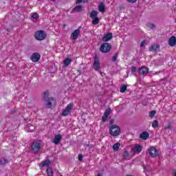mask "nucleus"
<instances>
[{"label":"nucleus","mask_w":176,"mask_h":176,"mask_svg":"<svg viewBox=\"0 0 176 176\" xmlns=\"http://www.w3.org/2000/svg\"><path fill=\"white\" fill-rule=\"evenodd\" d=\"M42 167H49L50 166V160H45L41 162Z\"/></svg>","instance_id":"nucleus-19"},{"label":"nucleus","mask_w":176,"mask_h":176,"mask_svg":"<svg viewBox=\"0 0 176 176\" xmlns=\"http://www.w3.org/2000/svg\"><path fill=\"white\" fill-rule=\"evenodd\" d=\"M148 152L151 157H157L159 156V151L155 146H150L148 148Z\"/></svg>","instance_id":"nucleus-5"},{"label":"nucleus","mask_w":176,"mask_h":176,"mask_svg":"<svg viewBox=\"0 0 176 176\" xmlns=\"http://www.w3.org/2000/svg\"><path fill=\"white\" fill-rule=\"evenodd\" d=\"M124 159H130V153L128 151H124L122 154Z\"/></svg>","instance_id":"nucleus-26"},{"label":"nucleus","mask_w":176,"mask_h":176,"mask_svg":"<svg viewBox=\"0 0 176 176\" xmlns=\"http://www.w3.org/2000/svg\"><path fill=\"white\" fill-rule=\"evenodd\" d=\"M71 63H72V59H71V58H66L63 60V67H64V68L68 67V65H69V64H71Z\"/></svg>","instance_id":"nucleus-16"},{"label":"nucleus","mask_w":176,"mask_h":176,"mask_svg":"<svg viewBox=\"0 0 176 176\" xmlns=\"http://www.w3.org/2000/svg\"><path fill=\"white\" fill-rule=\"evenodd\" d=\"M137 71V67H132L131 68V72L132 74H135V72Z\"/></svg>","instance_id":"nucleus-36"},{"label":"nucleus","mask_w":176,"mask_h":176,"mask_svg":"<svg viewBox=\"0 0 176 176\" xmlns=\"http://www.w3.org/2000/svg\"><path fill=\"white\" fill-rule=\"evenodd\" d=\"M127 90V86L126 85H122L121 87H120V93H125L126 91Z\"/></svg>","instance_id":"nucleus-29"},{"label":"nucleus","mask_w":176,"mask_h":176,"mask_svg":"<svg viewBox=\"0 0 176 176\" xmlns=\"http://www.w3.org/2000/svg\"><path fill=\"white\" fill-rule=\"evenodd\" d=\"M33 130H35V126H30L29 127L28 131H33Z\"/></svg>","instance_id":"nucleus-37"},{"label":"nucleus","mask_w":176,"mask_h":176,"mask_svg":"<svg viewBox=\"0 0 176 176\" xmlns=\"http://www.w3.org/2000/svg\"><path fill=\"white\" fill-rule=\"evenodd\" d=\"M62 139L63 136L61 135H56L53 140V143L55 144V145H57L60 144V141H61Z\"/></svg>","instance_id":"nucleus-13"},{"label":"nucleus","mask_w":176,"mask_h":176,"mask_svg":"<svg viewBox=\"0 0 176 176\" xmlns=\"http://www.w3.org/2000/svg\"><path fill=\"white\" fill-rule=\"evenodd\" d=\"M113 36L112 33H107L104 35V36L102 38V41H103V42H108V41H111V39H112Z\"/></svg>","instance_id":"nucleus-12"},{"label":"nucleus","mask_w":176,"mask_h":176,"mask_svg":"<svg viewBox=\"0 0 176 176\" xmlns=\"http://www.w3.org/2000/svg\"><path fill=\"white\" fill-rule=\"evenodd\" d=\"M93 68L97 72H100V71L101 70V64L100 63V60L97 58H94L93 63Z\"/></svg>","instance_id":"nucleus-6"},{"label":"nucleus","mask_w":176,"mask_h":176,"mask_svg":"<svg viewBox=\"0 0 176 176\" xmlns=\"http://www.w3.org/2000/svg\"><path fill=\"white\" fill-rule=\"evenodd\" d=\"M173 174L174 176H176V169L173 170Z\"/></svg>","instance_id":"nucleus-43"},{"label":"nucleus","mask_w":176,"mask_h":176,"mask_svg":"<svg viewBox=\"0 0 176 176\" xmlns=\"http://www.w3.org/2000/svg\"><path fill=\"white\" fill-rule=\"evenodd\" d=\"M132 153H135L136 155H138V153H141L142 152V146L140 144H135L133 148L131 149Z\"/></svg>","instance_id":"nucleus-8"},{"label":"nucleus","mask_w":176,"mask_h":176,"mask_svg":"<svg viewBox=\"0 0 176 176\" xmlns=\"http://www.w3.org/2000/svg\"><path fill=\"white\" fill-rule=\"evenodd\" d=\"M156 115V111L155 110H153L150 112L149 116L150 118H153Z\"/></svg>","instance_id":"nucleus-33"},{"label":"nucleus","mask_w":176,"mask_h":176,"mask_svg":"<svg viewBox=\"0 0 176 176\" xmlns=\"http://www.w3.org/2000/svg\"><path fill=\"white\" fill-rule=\"evenodd\" d=\"M47 36V34L43 30H38L34 33V38L36 41H45Z\"/></svg>","instance_id":"nucleus-2"},{"label":"nucleus","mask_w":176,"mask_h":176,"mask_svg":"<svg viewBox=\"0 0 176 176\" xmlns=\"http://www.w3.org/2000/svg\"><path fill=\"white\" fill-rule=\"evenodd\" d=\"M30 58L33 63H37V61H39V58H41V55L38 53H34L31 56Z\"/></svg>","instance_id":"nucleus-10"},{"label":"nucleus","mask_w":176,"mask_h":176,"mask_svg":"<svg viewBox=\"0 0 176 176\" xmlns=\"http://www.w3.org/2000/svg\"><path fill=\"white\" fill-rule=\"evenodd\" d=\"M56 104H57V101L56 100V99L53 98H49L46 100L45 105L47 108H53L56 107Z\"/></svg>","instance_id":"nucleus-4"},{"label":"nucleus","mask_w":176,"mask_h":176,"mask_svg":"<svg viewBox=\"0 0 176 176\" xmlns=\"http://www.w3.org/2000/svg\"><path fill=\"white\" fill-rule=\"evenodd\" d=\"M31 17H32V19H38V17H39V15L38 14V13H32V14H31Z\"/></svg>","instance_id":"nucleus-31"},{"label":"nucleus","mask_w":176,"mask_h":176,"mask_svg":"<svg viewBox=\"0 0 176 176\" xmlns=\"http://www.w3.org/2000/svg\"><path fill=\"white\" fill-rule=\"evenodd\" d=\"M82 159H83V157L82 156L81 154H80V155H78V160H79V162H82Z\"/></svg>","instance_id":"nucleus-41"},{"label":"nucleus","mask_w":176,"mask_h":176,"mask_svg":"<svg viewBox=\"0 0 176 176\" xmlns=\"http://www.w3.org/2000/svg\"><path fill=\"white\" fill-rule=\"evenodd\" d=\"M100 23V19L98 17L92 19V24L94 25H97Z\"/></svg>","instance_id":"nucleus-23"},{"label":"nucleus","mask_w":176,"mask_h":176,"mask_svg":"<svg viewBox=\"0 0 176 176\" xmlns=\"http://www.w3.org/2000/svg\"><path fill=\"white\" fill-rule=\"evenodd\" d=\"M8 164V160L5 159V158H2L0 160V164L1 166H5V164Z\"/></svg>","instance_id":"nucleus-27"},{"label":"nucleus","mask_w":176,"mask_h":176,"mask_svg":"<svg viewBox=\"0 0 176 176\" xmlns=\"http://www.w3.org/2000/svg\"><path fill=\"white\" fill-rule=\"evenodd\" d=\"M109 133L113 137H118L120 134V127L116 124L110 126Z\"/></svg>","instance_id":"nucleus-1"},{"label":"nucleus","mask_w":176,"mask_h":176,"mask_svg":"<svg viewBox=\"0 0 176 176\" xmlns=\"http://www.w3.org/2000/svg\"><path fill=\"white\" fill-rule=\"evenodd\" d=\"M98 14V12H97V11L93 10L90 14V17L91 19H96Z\"/></svg>","instance_id":"nucleus-21"},{"label":"nucleus","mask_w":176,"mask_h":176,"mask_svg":"<svg viewBox=\"0 0 176 176\" xmlns=\"http://www.w3.org/2000/svg\"><path fill=\"white\" fill-rule=\"evenodd\" d=\"M119 148H120V143L119 142L114 144L113 146V150L114 151H118Z\"/></svg>","instance_id":"nucleus-22"},{"label":"nucleus","mask_w":176,"mask_h":176,"mask_svg":"<svg viewBox=\"0 0 176 176\" xmlns=\"http://www.w3.org/2000/svg\"><path fill=\"white\" fill-rule=\"evenodd\" d=\"M87 2V0H76V3H86Z\"/></svg>","instance_id":"nucleus-32"},{"label":"nucleus","mask_w":176,"mask_h":176,"mask_svg":"<svg viewBox=\"0 0 176 176\" xmlns=\"http://www.w3.org/2000/svg\"><path fill=\"white\" fill-rule=\"evenodd\" d=\"M148 72L149 69L146 67H142L139 69V74H140V75H146Z\"/></svg>","instance_id":"nucleus-18"},{"label":"nucleus","mask_w":176,"mask_h":176,"mask_svg":"<svg viewBox=\"0 0 176 176\" xmlns=\"http://www.w3.org/2000/svg\"><path fill=\"white\" fill-rule=\"evenodd\" d=\"M144 170L145 171V173H146L147 170H146V167L143 166Z\"/></svg>","instance_id":"nucleus-45"},{"label":"nucleus","mask_w":176,"mask_h":176,"mask_svg":"<svg viewBox=\"0 0 176 176\" xmlns=\"http://www.w3.org/2000/svg\"><path fill=\"white\" fill-rule=\"evenodd\" d=\"M38 1H41V0H38Z\"/></svg>","instance_id":"nucleus-47"},{"label":"nucleus","mask_w":176,"mask_h":176,"mask_svg":"<svg viewBox=\"0 0 176 176\" xmlns=\"http://www.w3.org/2000/svg\"><path fill=\"white\" fill-rule=\"evenodd\" d=\"M116 60H118V54H115L112 58V61H115Z\"/></svg>","instance_id":"nucleus-38"},{"label":"nucleus","mask_w":176,"mask_h":176,"mask_svg":"<svg viewBox=\"0 0 176 176\" xmlns=\"http://www.w3.org/2000/svg\"><path fill=\"white\" fill-rule=\"evenodd\" d=\"M97 176H101V174H98V175Z\"/></svg>","instance_id":"nucleus-46"},{"label":"nucleus","mask_w":176,"mask_h":176,"mask_svg":"<svg viewBox=\"0 0 176 176\" xmlns=\"http://www.w3.org/2000/svg\"><path fill=\"white\" fill-rule=\"evenodd\" d=\"M72 107H74V104H72V103L69 104L62 112V116H68V115L71 113Z\"/></svg>","instance_id":"nucleus-7"},{"label":"nucleus","mask_w":176,"mask_h":176,"mask_svg":"<svg viewBox=\"0 0 176 176\" xmlns=\"http://www.w3.org/2000/svg\"><path fill=\"white\" fill-rule=\"evenodd\" d=\"M111 113V109H108L105 111L104 113V116H106L107 118L109 117V115Z\"/></svg>","instance_id":"nucleus-30"},{"label":"nucleus","mask_w":176,"mask_h":176,"mask_svg":"<svg viewBox=\"0 0 176 176\" xmlns=\"http://www.w3.org/2000/svg\"><path fill=\"white\" fill-rule=\"evenodd\" d=\"M47 174L48 176H53V170L51 168H47Z\"/></svg>","instance_id":"nucleus-28"},{"label":"nucleus","mask_w":176,"mask_h":176,"mask_svg":"<svg viewBox=\"0 0 176 176\" xmlns=\"http://www.w3.org/2000/svg\"><path fill=\"white\" fill-rule=\"evenodd\" d=\"M79 34H80V31H79V30H76L72 33L71 38L74 41H76V39H78V36H79Z\"/></svg>","instance_id":"nucleus-11"},{"label":"nucleus","mask_w":176,"mask_h":176,"mask_svg":"<svg viewBox=\"0 0 176 176\" xmlns=\"http://www.w3.org/2000/svg\"><path fill=\"white\" fill-rule=\"evenodd\" d=\"M147 26L148 27V28H151L152 30H153V28H155V25H153V24H152V23H148V24L147 25Z\"/></svg>","instance_id":"nucleus-35"},{"label":"nucleus","mask_w":176,"mask_h":176,"mask_svg":"<svg viewBox=\"0 0 176 176\" xmlns=\"http://www.w3.org/2000/svg\"><path fill=\"white\" fill-rule=\"evenodd\" d=\"M127 1H129L130 3H135V2H137V0H126Z\"/></svg>","instance_id":"nucleus-40"},{"label":"nucleus","mask_w":176,"mask_h":176,"mask_svg":"<svg viewBox=\"0 0 176 176\" xmlns=\"http://www.w3.org/2000/svg\"><path fill=\"white\" fill-rule=\"evenodd\" d=\"M99 12H101V13H104L105 12V6L104 3H100L98 6Z\"/></svg>","instance_id":"nucleus-20"},{"label":"nucleus","mask_w":176,"mask_h":176,"mask_svg":"<svg viewBox=\"0 0 176 176\" xmlns=\"http://www.w3.org/2000/svg\"><path fill=\"white\" fill-rule=\"evenodd\" d=\"M152 127L153 129H157L159 127V122L157 120H154L152 123Z\"/></svg>","instance_id":"nucleus-24"},{"label":"nucleus","mask_w":176,"mask_h":176,"mask_svg":"<svg viewBox=\"0 0 176 176\" xmlns=\"http://www.w3.org/2000/svg\"><path fill=\"white\" fill-rule=\"evenodd\" d=\"M112 49V45L109 43H104L100 45V51L102 53H109Z\"/></svg>","instance_id":"nucleus-3"},{"label":"nucleus","mask_w":176,"mask_h":176,"mask_svg":"<svg viewBox=\"0 0 176 176\" xmlns=\"http://www.w3.org/2000/svg\"><path fill=\"white\" fill-rule=\"evenodd\" d=\"M107 119H108V117H106L103 115V116L102 117V122H107Z\"/></svg>","instance_id":"nucleus-39"},{"label":"nucleus","mask_w":176,"mask_h":176,"mask_svg":"<svg viewBox=\"0 0 176 176\" xmlns=\"http://www.w3.org/2000/svg\"><path fill=\"white\" fill-rule=\"evenodd\" d=\"M49 97V93L47 91H45L43 93V98H45V100H46V98H47Z\"/></svg>","instance_id":"nucleus-34"},{"label":"nucleus","mask_w":176,"mask_h":176,"mask_svg":"<svg viewBox=\"0 0 176 176\" xmlns=\"http://www.w3.org/2000/svg\"><path fill=\"white\" fill-rule=\"evenodd\" d=\"M169 45L171 47H174L176 45V38L175 36H173L169 38L168 41Z\"/></svg>","instance_id":"nucleus-15"},{"label":"nucleus","mask_w":176,"mask_h":176,"mask_svg":"<svg viewBox=\"0 0 176 176\" xmlns=\"http://www.w3.org/2000/svg\"><path fill=\"white\" fill-rule=\"evenodd\" d=\"M140 138L144 140H148V138H149V133L146 131H144L140 135Z\"/></svg>","instance_id":"nucleus-17"},{"label":"nucleus","mask_w":176,"mask_h":176,"mask_svg":"<svg viewBox=\"0 0 176 176\" xmlns=\"http://www.w3.org/2000/svg\"><path fill=\"white\" fill-rule=\"evenodd\" d=\"M140 46L141 47H144V46H145V41H142Z\"/></svg>","instance_id":"nucleus-42"},{"label":"nucleus","mask_w":176,"mask_h":176,"mask_svg":"<svg viewBox=\"0 0 176 176\" xmlns=\"http://www.w3.org/2000/svg\"><path fill=\"white\" fill-rule=\"evenodd\" d=\"M114 122H115V120H110V124H113Z\"/></svg>","instance_id":"nucleus-44"},{"label":"nucleus","mask_w":176,"mask_h":176,"mask_svg":"<svg viewBox=\"0 0 176 176\" xmlns=\"http://www.w3.org/2000/svg\"><path fill=\"white\" fill-rule=\"evenodd\" d=\"M41 149V143L36 142L32 144V150L33 152L36 153Z\"/></svg>","instance_id":"nucleus-9"},{"label":"nucleus","mask_w":176,"mask_h":176,"mask_svg":"<svg viewBox=\"0 0 176 176\" xmlns=\"http://www.w3.org/2000/svg\"><path fill=\"white\" fill-rule=\"evenodd\" d=\"M83 10V7L82 6H77L74 8V12H82Z\"/></svg>","instance_id":"nucleus-25"},{"label":"nucleus","mask_w":176,"mask_h":176,"mask_svg":"<svg viewBox=\"0 0 176 176\" xmlns=\"http://www.w3.org/2000/svg\"><path fill=\"white\" fill-rule=\"evenodd\" d=\"M160 45L158 44H153L149 47L150 52H157V50H160Z\"/></svg>","instance_id":"nucleus-14"}]
</instances>
